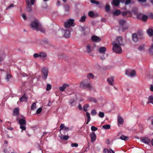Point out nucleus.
Here are the masks:
<instances>
[{"label":"nucleus","instance_id":"c03bdc74","mask_svg":"<svg viewBox=\"0 0 153 153\" xmlns=\"http://www.w3.org/2000/svg\"><path fill=\"white\" fill-rule=\"evenodd\" d=\"M90 2L94 4L97 5H98L99 4V3L98 1L94 0H91Z\"/></svg>","mask_w":153,"mask_h":153},{"label":"nucleus","instance_id":"c9c22d12","mask_svg":"<svg viewBox=\"0 0 153 153\" xmlns=\"http://www.w3.org/2000/svg\"><path fill=\"white\" fill-rule=\"evenodd\" d=\"M12 77V76L10 75L7 74L6 77V80L7 82H8L10 79Z\"/></svg>","mask_w":153,"mask_h":153},{"label":"nucleus","instance_id":"680f3d73","mask_svg":"<svg viewBox=\"0 0 153 153\" xmlns=\"http://www.w3.org/2000/svg\"><path fill=\"white\" fill-rule=\"evenodd\" d=\"M65 126L63 124H61L60 126V130L63 129V128H65Z\"/></svg>","mask_w":153,"mask_h":153},{"label":"nucleus","instance_id":"603ef678","mask_svg":"<svg viewBox=\"0 0 153 153\" xmlns=\"http://www.w3.org/2000/svg\"><path fill=\"white\" fill-rule=\"evenodd\" d=\"M145 46L144 45H142L138 48V49L140 50H143L144 49Z\"/></svg>","mask_w":153,"mask_h":153},{"label":"nucleus","instance_id":"a19ab883","mask_svg":"<svg viewBox=\"0 0 153 153\" xmlns=\"http://www.w3.org/2000/svg\"><path fill=\"white\" fill-rule=\"evenodd\" d=\"M69 138V136L67 135L63 136V137H60V138L64 140H68Z\"/></svg>","mask_w":153,"mask_h":153},{"label":"nucleus","instance_id":"9d476101","mask_svg":"<svg viewBox=\"0 0 153 153\" xmlns=\"http://www.w3.org/2000/svg\"><path fill=\"white\" fill-rule=\"evenodd\" d=\"M92 40L95 42H99L101 41L100 38L97 36H93L91 38Z\"/></svg>","mask_w":153,"mask_h":153},{"label":"nucleus","instance_id":"7c9ffc66","mask_svg":"<svg viewBox=\"0 0 153 153\" xmlns=\"http://www.w3.org/2000/svg\"><path fill=\"white\" fill-rule=\"evenodd\" d=\"M87 77L89 79H93L94 76L92 73H89L87 74Z\"/></svg>","mask_w":153,"mask_h":153},{"label":"nucleus","instance_id":"c85d7f7f","mask_svg":"<svg viewBox=\"0 0 153 153\" xmlns=\"http://www.w3.org/2000/svg\"><path fill=\"white\" fill-rule=\"evenodd\" d=\"M64 36L66 38H68L70 37V32L69 30H66Z\"/></svg>","mask_w":153,"mask_h":153},{"label":"nucleus","instance_id":"6ab92c4d","mask_svg":"<svg viewBox=\"0 0 153 153\" xmlns=\"http://www.w3.org/2000/svg\"><path fill=\"white\" fill-rule=\"evenodd\" d=\"M147 32L149 36H153V30L152 29L149 28Z\"/></svg>","mask_w":153,"mask_h":153},{"label":"nucleus","instance_id":"4c0bfd02","mask_svg":"<svg viewBox=\"0 0 153 153\" xmlns=\"http://www.w3.org/2000/svg\"><path fill=\"white\" fill-rule=\"evenodd\" d=\"M135 14L137 15V17L139 19H142L143 15L141 14H137V12L135 13Z\"/></svg>","mask_w":153,"mask_h":153},{"label":"nucleus","instance_id":"a211bd4d","mask_svg":"<svg viewBox=\"0 0 153 153\" xmlns=\"http://www.w3.org/2000/svg\"><path fill=\"white\" fill-rule=\"evenodd\" d=\"M132 39L133 41L137 42L138 40V38L137 34L134 33L132 35Z\"/></svg>","mask_w":153,"mask_h":153},{"label":"nucleus","instance_id":"a878e982","mask_svg":"<svg viewBox=\"0 0 153 153\" xmlns=\"http://www.w3.org/2000/svg\"><path fill=\"white\" fill-rule=\"evenodd\" d=\"M36 30L37 31H40L42 33H44L45 32V29L41 27H40L39 26L36 29Z\"/></svg>","mask_w":153,"mask_h":153},{"label":"nucleus","instance_id":"bf43d9fd","mask_svg":"<svg viewBox=\"0 0 153 153\" xmlns=\"http://www.w3.org/2000/svg\"><path fill=\"white\" fill-rule=\"evenodd\" d=\"M109 150H108L107 149H105L103 151V153H109Z\"/></svg>","mask_w":153,"mask_h":153},{"label":"nucleus","instance_id":"e433bc0d","mask_svg":"<svg viewBox=\"0 0 153 153\" xmlns=\"http://www.w3.org/2000/svg\"><path fill=\"white\" fill-rule=\"evenodd\" d=\"M102 128L105 129H108L110 128V126L109 124H106L104 125Z\"/></svg>","mask_w":153,"mask_h":153},{"label":"nucleus","instance_id":"6e6552de","mask_svg":"<svg viewBox=\"0 0 153 153\" xmlns=\"http://www.w3.org/2000/svg\"><path fill=\"white\" fill-rule=\"evenodd\" d=\"M141 141L143 143L148 145H149L151 142L150 139L148 137H144L141 138L140 139Z\"/></svg>","mask_w":153,"mask_h":153},{"label":"nucleus","instance_id":"a18cd8bd","mask_svg":"<svg viewBox=\"0 0 153 153\" xmlns=\"http://www.w3.org/2000/svg\"><path fill=\"white\" fill-rule=\"evenodd\" d=\"M51 85L49 84H48L47 85V87L46 88V91H48L50 90L51 89Z\"/></svg>","mask_w":153,"mask_h":153},{"label":"nucleus","instance_id":"37998d69","mask_svg":"<svg viewBox=\"0 0 153 153\" xmlns=\"http://www.w3.org/2000/svg\"><path fill=\"white\" fill-rule=\"evenodd\" d=\"M148 18V17L147 16L145 15H143L141 19L143 21H145L147 20Z\"/></svg>","mask_w":153,"mask_h":153},{"label":"nucleus","instance_id":"bb28decb","mask_svg":"<svg viewBox=\"0 0 153 153\" xmlns=\"http://www.w3.org/2000/svg\"><path fill=\"white\" fill-rule=\"evenodd\" d=\"M120 138L123 140L127 141L128 140L129 138L128 137L124 135H122L120 137Z\"/></svg>","mask_w":153,"mask_h":153},{"label":"nucleus","instance_id":"4468645a","mask_svg":"<svg viewBox=\"0 0 153 153\" xmlns=\"http://www.w3.org/2000/svg\"><path fill=\"white\" fill-rule=\"evenodd\" d=\"M69 86L68 84H64L61 86L59 87V90L61 91H65V88Z\"/></svg>","mask_w":153,"mask_h":153},{"label":"nucleus","instance_id":"0e129e2a","mask_svg":"<svg viewBox=\"0 0 153 153\" xmlns=\"http://www.w3.org/2000/svg\"><path fill=\"white\" fill-rule=\"evenodd\" d=\"M122 15L124 16H126V15L127 14L126 11L123 12H122Z\"/></svg>","mask_w":153,"mask_h":153},{"label":"nucleus","instance_id":"0eeeda50","mask_svg":"<svg viewBox=\"0 0 153 153\" xmlns=\"http://www.w3.org/2000/svg\"><path fill=\"white\" fill-rule=\"evenodd\" d=\"M31 26L33 28H34L36 30L39 26V23L37 20H35L31 23Z\"/></svg>","mask_w":153,"mask_h":153},{"label":"nucleus","instance_id":"58836bf2","mask_svg":"<svg viewBox=\"0 0 153 153\" xmlns=\"http://www.w3.org/2000/svg\"><path fill=\"white\" fill-rule=\"evenodd\" d=\"M86 16H83L81 17V19L79 20V22H84L85 21Z\"/></svg>","mask_w":153,"mask_h":153},{"label":"nucleus","instance_id":"b1692460","mask_svg":"<svg viewBox=\"0 0 153 153\" xmlns=\"http://www.w3.org/2000/svg\"><path fill=\"white\" fill-rule=\"evenodd\" d=\"M91 45L89 44H88L86 47L87 51L88 53L91 52Z\"/></svg>","mask_w":153,"mask_h":153},{"label":"nucleus","instance_id":"052dcab7","mask_svg":"<svg viewBox=\"0 0 153 153\" xmlns=\"http://www.w3.org/2000/svg\"><path fill=\"white\" fill-rule=\"evenodd\" d=\"M74 100H70L69 101V103L71 105V106L73 105V103H74Z\"/></svg>","mask_w":153,"mask_h":153},{"label":"nucleus","instance_id":"393cba45","mask_svg":"<svg viewBox=\"0 0 153 153\" xmlns=\"http://www.w3.org/2000/svg\"><path fill=\"white\" fill-rule=\"evenodd\" d=\"M119 24L120 26H123L126 23V22L125 20L121 19L119 21Z\"/></svg>","mask_w":153,"mask_h":153},{"label":"nucleus","instance_id":"5fc2aeb1","mask_svg":"<svg viewBox=\"0 0 153 153\" xmlns=\"http://www.w3.org/2000/svg\"><path fill=\"white\" fill-rule=\"evenodd\" d=\"M42 111V108H39L36 111V113L37 114H39L41 113Z\"/></svg>","mask_w":153,"mask_h":153},{"label":"nucleus","instance_id":"72a5a7b5","mask_svg":"<svg viewBox=\"0 0 153 153\" xmlns=\"http://www.w3.org/2000/svg\"><path fill=\"white\" fill-rule=\"evenodd\" d=\"M89 105L88 104H85L83 106V111H87V109L89 107Z\"/></svg>","mask_w":153,"mask_h":153},{"label":"nucleus","instance_id":"f3484780","mask_svg":"<svg viewBox=\"0 0 153 153\" xmlns=\"http://www.w3.org/2000/svg\"><path fill=\"white\" fill-rule=\"evenodd\" d=\"M19 99L21 102H26L27 100V98L25 95H22L21 97Z\"/></svg>","mask_w":153,"mask_h":153},{"label":"nucleus","instance_id":"338daca9","mask_svg":"<svg viewBox=\"0 0 153 153\" xmlns=\"http://www.w3.org/2000/svg\"><path fill=\"white\" fill-rule=\"evenodd\" d=\"M153 100V96H150L149 97L148 100Z\"/></svg>","mask_w":153,"mask_h":153},{"label":"nucleus","instance_id":"412c9836","mask_svg":"<svg viewBox=\"0 0 153 153\" xmlns=\"http://www.w3.org/2000/svg\"><path fill=\"white\" fill-rule=\"evenodd\" d=\"M19 109L18 108H16L14 109L13 111V115L14 116H16L19 114Z\"/></svg>","mask_w":153,"mask_h":153},{"label":"nucleus","instance_id":"2eb2a0df","mask_svg":"<svg viewBox=\"0 0 153 153\" xmlns=\"http://www.w3.org/2000/svg\"><path fill=\"white\" fill-rule=\"evenodd\" d=\"M137 35L139 38L143 39L144 38L143 32L142 31H138Z\"/></svg>","mask_w":153,"mask_h":153},{"label":"nucleus","instance_id":"864d4df0","mask_svg":"<svg viewBox=\"0 0 153 153\" xmlns=\"http://www.w3.org/2000/svg\"><path fill=\"white\" fill-rule=\"evenodd\" d=\"M91 130L93 131H95L97 130V128L94 126H93L91 128Z\"/></svg>","mask_w":153,"mask_h":153},{"label":"nucleus","instance_id":"e2e57ef3","mask_svg":"<svg viewBox=\"0 0 153 153\" xmlns=\"http://www.w3.org/2000/svg\"><path fill=\"white\" fill-rule=\"evenodd\" d=\"M78 107L79 110H82L83 108L80 104H79Z\"/></svg>","mask_w":153,"mask_h":153},{"label":"nucleus","instance_id":"c756f323","mask_svg":"<svg viewBox=\"0 0 153 153\" xmlns=\"http://www.w3.org/2000/svg\"><path fill=\"white\" fill-rule=\"evenodd\" d=\"M86 115L87 117V121L86 123L87 124H88L91 120L90 114L88 112H87L86 113Z\"/></svg>","mask_w":153,"mask_h":153},{"label":"nucleus","instance_id":"f03ea898","mask_svg":"<svg viewBox=\"0 0 153 153\" xmlns=\"http://www.w3.org/2000/svg\"><path fill=\"white\" fill-rule=\"evenodd\" d=\"M80 86L81 88L87 90L91 89L92 87L90 83V81L87 80H85L81 82Z\"/></svg>","mask_w":153,"mask_h":153},{"label":"nucleus","instance_id":"49530a36","mask_svg":"<svg viewBox=\"0 0 153 153\" xmlns=\"http://www.w3.org/2000/svg\"><path fill=\"white\" fill-rule=\"evenodd\" d=\"M89 16L90 17H93L94 16V14L93 12L92 11H90L88 13Z\"/></svg>","mask_w":153,"mask_h":153},{"label":"nucleus","instance_id":"13d9d810","mask_svg":"<svg viewBox=\"0 0 153 153\" xmlns=\"http://www.w3.org/2000/svg\"><path fill=\"white\" fill-rule=\"evenodd\" d=\"M4 56V54H3L2 56L0 55V62H1L3 61Z\"/></svg>","mask_w":153,"mask_h":153},{"label":"nucleus","instance_id":"de8ad7c7","mask_svg":"<svg viewBox=\"0 0 153 153\" xmlns=\"http://www.w3.org/2000/svg\"><path fill=\"white\" fill-rule=\"evenodd\" d=\"M36 108V104L35 102H33L32 105L31 107V109L32 110H34Z\"/></svg>","mask_w":153,"mask_h":153},{"label":"nucleus","instance_id":"20e7f679","mask_svg":"<svg viewBox=\"0 0 153 153\" xmlns=\"http://www.w3.org/2000/svg\"><path fill=\"white\" fill-rule=\"evenodd\" d=\"M74 20L73 19H70L68 20L67 21L65 22L64 24V26L66 28H69L71 26H74Z\"/></svg>","mask_w":153,"mask_h":153},{"label":"nucleus","instance_id":"f8f14e48","mask_svg":"<svg viewBox=\"0 0 153 153\" xmlns=\"http://www.w3.org/2000/svg\"><path fill=\"white\" fill-rule=\"evenodd\" d=\"M89 29L87 27H82V32L85 35L89 32Z\"/></svg>","mask_w":153,"mask_h":153},{"label":"nucleus","instance_id":"4be33fe9","mask_svg":"<svg viewBox=\"0 0 153 153\" xmlns=\"http://www.w3.org/2000/svg\"><path fill=\"white\" fill-rule=\"evenodd\" d=\"M39 57L42 58L46 57L47 56V55L46 53L44 52H41L39 53Z\"/></svg>","mask_w":153,"mask_h":153},{"label":"nucleus","instance_id":"79ce46f5","mask_svg":"<svg viewBox=\"0 0 153 153\" xmlns=\"http://www.w3.org/2000/svg\"><path fill=\"white\" fill-rule=\"evenodd\" d=\"M97 113L96 110L94 109L92 110L91 112V114L92 115L95 116L96 115Z\"/></svg>","mask_w":153,"mask_h":153},{"label":"nucleus","instance_id":"69168bd1","mask_svg":"<svg viewBox=\"0 0 153 153\" xmlns=\"http://www.w3.org/2000/svg\"><path fill=\"white\" fill-rule=\"evenodd\" d=\"M22 16L25 20H26V16L25 14H22Z\"/></svg>","mask_w":153,"mask_h":153},{"label":"nucleus","instance_id":"ea45409f","mask_svg":"<svg viewBox=\"0 0 153 153\" xmlns=\"http://www.w3.org/2000/svg\"><path fill=\"white\" fill-rule=\"evenodd\" d=\"M105 9L106 12H109L110 10V6L108 4H106Z\"/></svg>","mask_w":153,"mask_h":153},{"label":"nucleus","instance_id":"3c124183","mask_svg":"<svg viewBox=\"0 0 153 153\" xmlns=\"http://www.w3.org/2000/svg\"><path fill=\"white\" fill-rule=\"evenodd\" d=\"M131 2V0H125V5H127L129 4Z\"/></svg>","mask_w":153,"mask_h":153},{"label":"nucleus","instance_id":"2f4dec72","mask_svg":"<svg viewBox=\"0 0 153 153\" xmlns=\"http://www.w3.org/2000/svg\"><path fill=\"white\" fill-rule=\"evenodd\" d=\"M120 13V11L119 10H117L113 13V14L115 16L119 15Z\"/></svg>","mask_w":153,"mask_h":153},{"label":"nucleus","instance_id":"7ed1b4c3","mask_svg":"<svg viewBox=\"0 0 153 153\" xmlns=\"http://www.w3.org/2000/svg\"><path fill=\"white\" fill-rule=\"evenodd\" d=\"M26 1L27 10L28 12H30L32 10L31 5H34L35 0H30V4L29 0H26Z\"/></svg>","mask_w":153,"mask_h":153},{"label":"nucleus","instance_id":"39448f33","mask_svg":"<svg viewBox=\"0 0 153 153\" xmlns=\"http://www.w3.org/2000/svg\"><path fill=\"white\" fill-rule=\"evenodd\" d=\"M42 72L43 75L42 78L45 80L47 78L48 75V70L45 68H42Z\"/></svg>","mask_w":153,"mask_h":153},{"label":"nucleus","instance_id":"473e14b6","mask_svg":"<svg viewBox=\"0 0 153 153\" xmlns=\"http://www.w3.org/2000/svg\"><path fill=\"white\" fill-rule=\"evenodd\" d=\"M64 9L65 12H68L69 10V6L68 5H65L64 6Z\"/></svg>","mask_w":153,"mask_h":153},{"label":"nucleus","instance_id":"cd10ccee","mask_svg":"<svg viewBox=\"0 0 153 153\" xmlns=\"http://www.w3.org/2000/svg\"><path fill=\"white\" fill-rule=\"evenodd\" d=\"M106 49L105 47H102L99 49V51L100 53H103L106 51Z\"/></svg>","mask_w":153,"mask_h":153},{"label":"nucleus","instance_id":"aec40b11","mask_svg":"<svg viewBox=\"0 0 153 153\" xmlns=\"http://www.w3.org/2000/svg\"><path fill=\"white\" fill-rule=\"evenodd\" d=\"M120 3L119 0H113L112 1L113 4L116 7L119 6Z\"/></svg>","mask_w":153,"mask_h":153},{"label":"nucleus","instance_id":"9b49d317","mask_svg":"<svg viewBox=\"0 0 153 153\" xmlns=\"http://www.w3.org/2000/svg\"><path fill=\"white\" fill-rule=\"evenodd\" d=\"M118 125L119 126H122L124 120L122 117L120 116H118L117 117Z\"/></svg>","mask_w":153,"mask_h":153},{"label":"nucleus","instance_id":"dca6fc26","mask_svg":"<svg viewBox=\"0 0 153 153\" xmlns=\"http://www.w3.org/2000/svg\"><path fill=\"white\" fill-rule=\"evenodd\" d=\"M114 76H111L107 80L110 85H113V82L114 81Z\"/></svg>","mask_w":153,"mask_h":153},{"label":"nucleus","instance_id":"f257e3e1","mask_svg":"<svg viewBox=\"0 0 153 153\" xmlns=\"http://www.w3.org/2000/svg\"><path fill=\"white\" fill-rule=\"evenodd\" d=\"M113 45L112 50L117 54H121L122 52L121 45H118L114 41L112 42Z\"/></svg>","mask_w":153,"mask_h":153},{"label":"nucleus","instance_id":"8fccbe9b","mask_svg":"<svg viewBox=\"0 0 153 153\" xmlns=\"http://www.w3.org/2000/svg\"><path fill=\"white\" fill-rule=\"evenodd\" d=\"M26 125H20V128L22 129V132L23 130H25L26 129V127L25 126Z\"/></svg>","mask_w":153,"mask_h":153},{"label":"nucleus","instance_id":"6e6d98bb","mask_svg":"<svg viewBox=\"0 0 153 153\" xmlns=\"http://www.w3.org/2000/svg\"><path fill=\"white\" fill-rule=\"evenodd\" d=\"M33 56L35 58L38 57H39V53H35L33 54Z\"/></svg>","mask_w":153,"mask_h":153},{"label":"nucleus","instance_id":"4d7b16f0","mask_svg":"<svg viewBox=\"0 0 153 153\" xmlns=\"http://www.w3.org/2000/svg\"><path fill=\"white\" fill-rule=\"evenodd\" d=\"M78 146V144L76 143H73L71 144V146L72 147H77Z\"/></svg>","mask_w":153,"mask_h":153},{"label":"nucleus","instance_id":"ddd939ff","mask_svg":"<svg viewBox=\"0 0 153 153\" xmlns=\"http://www.w3.org/2000/svg\"><path fill=\"white\" fill-rule=\"evenodd\" d=\"M90 137L91 138V141L92 142H94L96 140V135L94 132H92L90 134Z\"/></svg>","mask_w":153,"mask_h":153},{"label":"nucleus","instance_id":"1a4fd4ad","mask_svg":"<svg viewBox=\"0 0 153 153\" xmlns=\"http://www.w3.org/2000/svg\"><path fill=\"white\" fill-rule=\"evenodd\" d=\"M117 43L118 45H124V44L123 42L122 38L121 36H118L116 38L115 41H114Z\"/></svg>","mask_w":153,"mask_h":153},{"label":"nucleus","instance_id":"774afa93","mask_svg":"<svg viewBox=\"0 0 153 153\" xmlns=\"http://www.w3.org/2000/svg\"><path fill=\"white\" fill-rule=\"evenodd\" d=\"M150 90L151 91L153 92V85H151Z\"/></svg>","mask_w":153,"mask_h":153},{"label":"nucleus","instance_id":"423d86ee","mask_svg":"<svg viewBox=\"0 0 153 153\" xmlns=\"http://www.w3.org/2000/svg\"><path fill=\"white\" fill-rule=\"evenodd\" d=\"M136 72L134 70H131L129 72L127 70H126L125 74L128 76L133 77L135 75Z\"/></svg>","mask_w":153,"mask_h":153},{"label":"nucleus","instance_id":"5701e85b","mask_svg":"<svg viewBox=\"0 0 153 153\" xmlns=\"http://www.w3.org/2000/svg\"><path fill=\"white\" fill-rule=\"evenodd\" d=\"M19 123L20 125H26V121L23 119H20L19 121Z\"/></svg>","mask_w":153,"mask_h":153},{"label":"nucleus","instance_id":"09e8293b","mask_svg":"<svg viewBox=\"0 0 153 153\" xmlns=\"http://www.w3.org/2000/svg\"><path fill=\"white\" fill-rule=\"evenodd\" d=\"M99 116L101 118H103L104 116V114L103 112H100L99 113Z\"/></svg>","mask_w":153,"mask_h":153},{"label":"nucleus","instance_id":"f704fd0d","mask_svg":"<svg viewBox=\"0 0 153 153\" xmlns=\"http://www.w3.org/2000/svg\"><path fill=\"white\" fill-rule=\"evenodd\" d=\"M150 54L153 55V44L152 45L149 50Z\"/></svg>","mask_w":153,"mask_h":153}]
</instances>
